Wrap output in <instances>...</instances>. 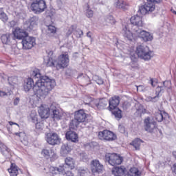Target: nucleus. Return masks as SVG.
Here are the masks:
<instances>
[{
	"instance_id": "nucleus-6",
	"label": "nucleus",
	"mask_w": 176,
	"mask_h": 176,
	"mask_svg": "<svg viewBox=\"0 0 176 176\" xmlns=\"http://www.w3.org/2000/svg\"><path fill=\"white\" fill-rule=\"evenodd\" d=\"M46 1L44 0H36L31 4V10L36 14H40L46 9Z\"/></svg>"
},
{
	"instance_id": "nucleus-47",
	"label": "nucleus",
	"mask_w": 176,
	"mask_h": 176,
	"mask_svg": "<svg viewBox=\"0 0 176 176\" xmlns=\"http://www.w3.org/2000/svg\"><path fill=\"white\" fill-rule=\"evenodd\" d=\"M15 135H16L17 137H19L21 142H23V141H25V133H23V132H20V133H16Z\"/></svg>"
},
{
	"instance_id": "nucleus-59",
	"label": "nucleus",
	"mask_w": 176,
	"mask_h": 176,
	"mask_svg": "<svg viewBox=\"0 0 176 176\" xmlns=\"http://www.w3.org/2000/svg\"><path fill=\"white\" fill-rule=\"evenodd\" d=\"M154 3H160L162 2V0H151Z\"/></svg>"
},
{
	"instance_id": "nucleus-21",
	"label": "nucleus",
	"mask_w": 176,
	"mask_h": 176,
	"mask_svg": "<svg viewBox=\"0 0 176 176\" xmlns=\"http://www.w3.org/2000/svg\"><path fill=\"white\" fill-rule=\"evenodd\" d=\"M163 93H164V87L158 86L157 87L155 91L156 96L154 97L149 96L148 98V100H149V101H151L152 102H157V101H159V96L163 94Z\"/></svg>"
},
{
	"instance_id": "nucleus-17",
	"label": "nucleus",
	"mask_w": 176,
	"mask_h": 176,
	"mask_svg": "<svg viewBox=\"0 0 176 176\" xmlns=\"http://www.w3.org/2000/svg\"><path fill=\"white\" fill-rule=\"evenodd\" d=\"M91 171L92 173H102V170L104 169V166L100 163L98 160H94L91 162Z\"/></svg>"
},
{
	"instance_id": "nucleus-39",
	"label": "nucleus",
	"mask_w": 176,
	"mask_h": 176,
	"mask_svg": "<svg viewBox=\"0 0 176 176\" xmlns=\"http://www.w3.org/2000/svg\"><path fill=\"white\" fill-rule=\"evenodd\" d=\"M8 81L10 86H14V85H17V82H19L17 77H9L8 78Z\"/></svg>"
},
{
	"instance_id": "nucleus-61",
	"label": "nucleus",
	"mask_w": 176,
	"mask_h": 176,
	"mask_svg": "<svg viewBox=\"0 0 176 176\" xmlns=\"http://www.w3.org/2000/svg\"><path fill=\"white\" fill-rule=\"evenodd\" d=\"M87 36L88 38H91V32H88L87 33Z\"/></svg>"
},
{
	"instance_id": "nucleus-53",
	"label": "nucleus",
	"mask_w": 176,
	"mask_h": 176,
	"mask_svg": "<svg viewBox=\"0 0 176 176\" xmlns=\"http://www.w3.org/2000/svg\"><path fill=\"white\" fill-rule=\"evenodd\" d=\"M74 25H72V26L69 28V30H68V31H67V35H68V36L71 35V34H72V32H74Z\"/></svg>"
},
{
	"instance_id": "nucleus-33",
	"label": "nucleus",
	"mask_w": 176,
	"mask_h": 176,
	"mask_svg": "<svg viewBox=\"0 0 176 176\" xmlns=\"http://www.w3.org/2000/svg\"><path fill=\"white\" fill-rule=\"evenodd\" d=\"M128 176H141V172L137 168H131L128 173Z\"/></svg>"
},
{
	"instance_id": "nucleus-8",
	"label": "nucleus",
	"mask_w": 176,
	"mask_h": 176,
	"mask_svg": "<svg viewBox=\"0 0 176 176\" xmlns=\"http://www.w3.org/2000/svg\"><path fill=\"white\" fill-rule=\"evenodd\" d=\"M155 9H156L155 3L151 0H147V2L144 6L140 7L138 12L140 14L144 16L146 13H152Z\"/></svg>"
},
{
	"instance_id": "nucleus-19",
	"label": "nucleus",
	"mask_w": 176,
	"mask_h": 176,
	"mask_svg": "<svg viewBox=\"0 0 176 176\" xmlns=\"http://www.w3.org/2000/svg\"><path fill=\"white\" fill-rule=\"evenodd\" d=\"M120 104V98L119 96H113L109 101V111H112L118 107Z\"/></svg>"
},
{
	"instance_id": "nucleus-25",
	"label": "nucleus",
	"mask_w": 176,
	"mask_h": 176,
	"mask_svg": "<svg viewBox=\"0 0 176 176\" xmlns=\"http://www.w3.org/2000/svg\"><path fill=\"white\" fill-rule=\"evenodd\" d=\"M71 151H72V146L69 144H63L60 148V155L61 156L65 157L70 153Z\"/></svg>"
},
{
	"instance_id": "nucleus-16",
	"label": "nucleus",
	"mask_w": 176,
	"mask_h": 176,
	"mask_svg": "<svg viewBox=\"0 0 176 176\" xmlns=\"http://www.w3.org/2000/svg\"><path fill=\"white\" fill-rule=\"evenodd\" d=\"M155 119L157 122H164L165 123H168V119H170V116L164 111L157 110L155 113Z\"/></svg>"
},
{
	"instance_id": "nucleus-36",
	"label": "nucleus",
	"mask_w": 176,
	"mask_h": 176,
	"mask_svg": "<svg viewBox=\"0 0 176 176\" xmlns=\"http://www.w3.org/2000/svg\"><path fill=\"white\" fill-rule=\"evenodd\" d=\"M78 174L79 176H87L89 175V169L85 168H80L78 170Z\"/></svg>"
},
{
	"instance_id": "nucleus-4",
	"label": "nucleus",
	"mask_w": 176,
	"mask_h": 176,
	"mask_svg": "<svg viewBox=\"0 0 176 176\" xmlns=\"http://www.w3.org/2000/svg\"><path fill=\"white\" fill-rule=\"evenodd\" d=\"M151 53L149 47L146 45H140L136 47V54H138V57L146 61L151 60L152 57Z\"/></svg>"
},
{
	"instance_id": "nucleus-45",
	"label": "nucleus",
	"mask_w": 176,
	"mask_h": 176,
	"mask_svg": "<svg viewBox=\"0 0 176 176\" xmlns=\"http://www.w3.org/2000/svg\"><path fill=\"white\" fill-rule=\"evenodd\" d=\"M108 105V101L105 100H102L99 102V103L97 104L98 108H105Z\"/></svg>"
},
{
	"instance_id": "nucleus-34",
	"label": "nucleus",
	"mask_w": 176,
	"mask_h": 176,
	"mask_svg": "<svg viewBox=\"0 0 176 176\" xmlns=\"http://www.w3.org/2000/svg\"><path fill=\"white\" fill-rule=\"evenodd\" d=\"M79 124H80V122L74 118L70 122L69 129H71L72 130H76V129H78V127L79 126Z\"/></svg>"
},
{
	"instance_id": "nucleus-38",
	"label": "nucleus",
	"mask_w": 176,
	"mask_h": 176,
	"mask_svg": "<svg viewBox=\"0 0 176 176\" xmlns=\"http://www.w3.org/2000/svg\"><path fill=\"white\" fill-rule=\"evenodd\" d=\"M0 19L6 23L8 21V15L3 12V8H0Z\"/></svg>"
},
{
	"instance_id": "nucleus-62",
	"label": "nucleus",
	"mask_w": 176,
	"mask_h": 176,
	"mask_svg": "<svg viewBox=\"0 0 176 176\" xmlns=\"http://www.w3.org/2000/svg\"><path fill=\"white\" fill-rule=\"evenodd\" d=\"M5 96V92L0 91V97H3Z\"/></svg>"
},
{
	"instance_id": "nucleus-64",
	"label": "nucleus",
	"mask_w": 176,
	"mask_h": 176,
	"mask_svg": "<svg viewBox=\"0 0 176 176\" xmlns=\"http://www.w3.org/2000/svg\"><path fill=\"white\" fill-rule=\"evenodd\" d=\"M81 76H83V74H81V75L78 76V78H80Z\"/></svg>"
},
{
	"instance_id": "nucleus-42",
	"label": "nucleus",
	"mask_w": 176,
	"mask_h": 176,
	"mask_svg": "<svg viewBox=\"0 0 176 176\" xmlns=\"http://www.w3.org/2000/svg\"><path fill=\"white\" fill-rule=\"evenodd\" d=\"M116 6L118 9H126V2L123 0H118Z\"/></svg>"
},
{
	"instance_id": "nucleus-24",
	"label": "nucleus",
	"mask_w": 176,
	"mask_h": 176,
	"mask_svg": "<svg viewBox=\"0 0 176 176\" xmlns=\"http://www.w3.org/2000/svg\"><path fill=\"white\" fill-rule=\"evenodd\" d=\"M50 173L53 175H57V174H64L65 173V166H60L58 168L51 166L50 168Z\"/></svg>"
},
{
	"instance_id": "nucleus-29",
	"label": "nucleus",
	"mask_w": 176,
	"mask_h": 176,
	"mask_svg": "<svg viewBox=\"0 0 176 176\" xmlns=\"http://www.w3.org/2000/svg\"><path fill=\"white\" fill-rule=\"evenodd\" d=\"M8 173L10 176H17L19 174V167L16 164H11L10 168H8Z\"/></svg>"
},
{
	"instance_id": "nucleus-5",
	"label": "nucleus",
	"mask_w": 176,
	"mask_h": 176,
	"mask_svg": "<svg viewBox=\"0 0 176 176\" xmlns=\"http://www.w3.org/2000/svg\"><path fill=\"white\" fill-rule=\"evenodd\" d=\"M69 64V56L68 53L65 52L64 54H60L58 60H56V68L58 69H63V68H67Z\"/></svg>"
},
{
	"instance_id": "nucleus-55",
	"label": "nucleus",
	"mask_w": 176,
	"mask_h": 176,
	"mask_svg": "<svg viewBox=\"0 0 176 176\" xmlns=\"http://www.w3.org/2000/svg\"><path fill=\"white\" fill-rule=\"evenodd\" d=\"M136 87L138 91H144V90H145V87L143 85L136 86Z\"/></svg>"
},
{
	"instance_id": "nucleus-48",
	"label": "nucleus",
	"mask_w": 176,
	"mask_h": 176,
	"mask_svg": "<svg viewBox=\"0 0 176 176\" xmlns=\"http://www.w3.org/2000/svg\"><path fill=\"white\" fill-rule=\"evenodd\" d=\"M131 66L132 68H138V63H137V58H135L134 60L131 62Z\"/></svg>"
},
{
	"instance_id": "nucleus-7",
	"label": "nucleus",
	"mask_w": 176,
	"mask_h": 176,
	"mask_svg": "<svg viewBox=\"0 0 176 176\" xmlns=\"http://www.w3.org/2000/svg\"><path fill=\"white\" fill-rule=\"evenodd\" d=\"M133 32L134 33L135 36H138V38H142L144 42H149V41H152V39H153L152 35H151V33L145 30H142L139 28H133Z\"/></svg>"
},
{
	"instance_id": "nucleus-13",
	"label": "nucleus",
	"mask_w": 176,
	"mask_h": 176,
	"mask_svg": "<svg viewBox=\"0 0 176 176\" xmlns=\"http://www.w3.org/2000/svg\"><path fill=\"white\" fill-rule=\"evenodd\" d=\"M22 45L23 49L29 50L32 49L35 46V38L26 36L22 40Z\"/></svg>"
},
{
	"instance_id": "nucleus-60",
	"label": "nucleus",
	"mask_w": 176,
	"mask_h": 176,
	"mask_svg": "<svg viewBox=\"0 0 176 176\" xmlns=\"http://www.w3.org/2000/svg\"><path fill=\"white\" fill-rule=\"evenodd\" d=\"M9 124H10V126H13V124H16V126H19V124L17 123L13 122L12 121L9 122Z\"/></svg>"
},
{
	"instance_id": "nucleus-43",
	"label": "nucleus",
	"mask_w": 176,
	"mask_h": 176,
	"mask_svg": "<svg viewBox=\"0 0 176 176\" xmlns=\"http://www.w3.org/2000/svg\"><path fill=\"white\" fill-rule=\"evenodd\" d=\"M30 118L33 123H37L38 122V115H36V112L32 111L30 113Z\"/></svg>"
},
{
	"instance_id": "nucleus-49",
	"label": "nucleus",
	"mask_w": 176,
	"mask_h": 176,
	"mask_svg": "<svg viewBox=\"0 0 176 176\" xmlns=\"http://www.w3.org/2000/svg\"><path fill=\"white\" fill-rule=\"evenodd\" d=\"M150 83L153 87H155L156 85H157V79H153L151 78L150 80Z\"/></svg>"
},
{
	"instance_id": "nucleus-31",
	"label": "nucleus",
	"mask_w": 176,
	"mask_h": 176,
	"mask_svg": "<svg viewBox=\"0 0 176 176\" xmlns=\"http://www.w3.org/2000/svg\"><path fill=\"white\" fill-rule=\"evenodd\" d=\"M111 113L117 120H120V119H122V110H120L119 108L113 109Z\"/></svg>"
},
{
	"instance_id": "nucleus-12",
	"label": "nucleus",
	"mask_w": 176,
	"mask_h": 176,
	"mask_svg": "<svg viewBox=\"0 0 176 176\" xmlns=\"http://www.w3.org/2000/svg\"><path fill=\"white\" fill-rule=\"evenodd\" d=\"M41 155L45 159H51L52 162L57 160L58 156L56 151L53 148H44L41 151Z\"/></svg>"
},
{
	"instance_id": "nucleus-28",
	"label": "nucleus",
	"mask_w": 176,
	"mask_h": 176,
	"mask_svg": "<svg viewBox=\"0 0 176 176\" xmlns=\"http://www.w3.org/2000/svg\"><path fill=\"white\" fill-rule=\"evenodd\" d=\"M44 65L56 67V60H53L52 56H46L44 58Z\"/></svg>"
},
{
	"instance_id": "nucleus-40",
	"label": "nucleus",
	"mask_w": 176,
	"mask_h": 176,
	"mask_svg": "<svg viewBox=\"0 0 176 176\" xmlns=\"http://www.w3.org/2000/svg\"><path fill=\"white\" fill-rule=\"evenodd\" d=\"M105 21L107 25L115 24L116 23L115 18H113V16H112L111 15L106 16Z\"/></svg>"
},
{
	"instance_id": "nucleus-58",
	"label": "nucleus",
	"mask_w": 176,
	"mask_h": 176,
	"mask_svg": "<svg viewBox=\"0 0 176 176\" xmlns=\"http://www.w3.org/2000/svg\"><path fill=\"white\" fill-rule=\"evenodd\" d=\"M20 102V98H16L14 100V105H18Z\"/></svg>"
},
{
	"instance_id": "nucleus-11",
	"label": "nucleus",
	"mask_w": 176,
	"mask_h": 176,
	"mask_svg": "<svg viewBox=\"0 0 176 176\" xmlns=\"http://www.w3.org/2000/svg\"><path fill=\"white\" fill-rule=\"evenodd\" d=\"M144 130L148 131V133H153V131L157 129V126L156 125V122H155V120L147 117L144 120Z\"/></svg>"
},
{
	"instance_id": "nucleus-9",
	"label": "nucleus",
	"mask_w": 176,
	"mask_h": 176,
	"mask_svg": "<svg viewBox=\"0 0 176 176\" xmlns=\"http://www.w3.org/2000/svg\"><path fill=\"white\" fill-rule=\"evenodd\" d=\"M100 140H104L105 141H115L117 136L113 132L108 130H104L98 133Z\"/></svg>"
},
{
	"instance_id": "nucleus-18",
	"label": "nucleus",
	"mask_w": 176,
	"mask_h": 176,
	"mask_svg": "<svg viewBox=\"0 0 176 176\" xmlns=\"http://www.w3.org/2000/svg\"><path fill=\"white\" fill-rule=\"evenodd\" d=\"M74 119L78 120L80 123H85L87 119V114L85 113V110L80 109L74 112Z\"/></svg>"
},
{
	"instance_id": "nucleus-32",
	"label": "nucleus",
	"mask_w": 176,
	"mask_h": 176,
	"mask_svg": "<svg viewBox=\"0 0 176 176\" xmlns=\"http://www.w3.org/2000/svg\"><path fill=\"white\" fill-rule=\"evenodd\" d=\"M2 43L9 45L10 43V34H3L1 37Z\"/></svg>"
},
{
	"instance_id": "nucleus-44",
	"label": "nucleus",
	"mask_w": 176,
	"mask_h": 176,
	"mask_svg": "<svg viewBox=\"0 0 176 176\" xmlns=\"http://www.w3.org/2000/svg\"><path fill=\"white\" fill-rule=\"evenodd\" d=\"M164 87L167 89V91H170L171 90V81L166 80L163 82Z\"/></svg>"
},
{
	"instance_id": "nucleus-37",
	"label": "nucleus",
	"mask_w": 176,
	"mask_h": 176,
	"mask_svg": "<svg viewBox=\"0 0 176 176\" xmlns=\"http://www.w3.org/2000/svg\"><path fill=\"white\" fill-rule=\"evenodd\" d=\"M56 27H54V25H50L48 26L47 30V33L48 35H54V34H56Z\"/></svg>"
},
{
	"instance_id": "nucleus-50",
	"label": "nucleus",
	"mask_w": 176,
	"mask_h": 176,
	"mask_svg": "<svg viewBox=\"0 0 176 176\" xmlns=\"http://www.w3.org/2000/svg\"><path fill=\"white\" fill-rule=\"evenodd\" d=\"M56 1L59 9H61L63 8V5H64V0H56Z\"/></svg>"
},
{
	"instance_id": "nucleus-2",
	"label": "nucleus",
	"mask_w": 176,
	"mask_h": 176,
	"mask_svg": "<svg viewBox=\"0 0 176 176\" xmlns=\"http://www.w3.org/2000/svg\"><path fill=\"white\" fill-rule=\"evenodd\" d=\"M104 161L110 166H119L123 162V157L116 153H107L104 155Z\"/></svg>"
},
{
	"instance_id": "nucleus-35",
	"label": "nucleus",
	"mask_w": 176,
	"mask_h": 176,
	"mask_svg": "<svg viewBox=\"0 0 176 176\" xmlns=\"http://www.w3.org/2000/svg\"><path fill=\"white\" fill-rule=\"evenodd\" d=\"M131 145H133L136 151H139L140 146H141V140L139 138L135 139L131 143Z\"/></svg>"
},
{
	"instance_id": "nucleus-41",
	"label": "nucleus",
	"mask_w": 176,
	"mask_h": 176,
	"mask_svg": "<svg viewBox=\"0 0 176 176\" xmlns=\"http://www.w3.org/2000/svg\"><path fill=\"white\" fill-rule=\"evenodd\" d=\"M0 151L4 156H7L8 153L10 152V149H9L6 145L3 144L0 148Z\"/></svg>"
},
{
	"instance_id": "nucleus-23",
	"label": "nucleus",
	"mask_w": 176,
	"mask_h": 176,
	"mask_svg": "<svg viewBox=\"0 0 176 176\" xmlns=\"http://www.w3.org/2000/svg\"><path fill=\"white\" fill-rule=\"evenodd\" d=\"M65 137L68 141H72V142H78V141H79V137L75 131H67L65 134Z\"/></svg>"
},
{
	"instance_id": "nucleus-20",
	"label": "nucleus",
	"mask_w": 176,
	"mask_h": 176,
	"mask_svg": "<svg viewBox=\"0 0 176 176\" xmlns=\"http://www.w3.org/2000/svg\"><path fill=\"white\" fill-rule=\"evenodd\" d=\"M13 35L16 39H24L25 36H28V33L20 28H16L13 32Z\"/></svg>"
},
{
	"instance_id": "nucleus-10",
	"label": "nucleus",
	"mask_w": 176,
	"mask_h": 176,
	"mask_svg": "<svg viewBox=\"0 0 176 176\" xmlns=\"http://www.w3.org/2000/svg\"><path fill=\"white\" fill-rule=\"evenodd\" d=\"M45 140L50 145H58L61 142V139L56 133H47Z\"/></svg>"
},
{
	"instance_id": "nucleus-46",
	"label": "nucleus",
	"mask_w": 176,
	"mask_h": 176,
	"mask_svg": "<svg viewBox=\"0 0 176 176\" xmlns=\"http://www.w3.org/2000/svg\"><path fill=\"white\" fill-rule=\"evenodd\" d=\"M87 8H88L87 10V17H89V19H90L93 17V14H94V12H93V10L89 9L90 6H89V4H87Z\"/></svg>"
},
{
	"instance_id": "nucleus-63",
	"label": "nucleus",
	"mask_w": 176,
	"mask_h": 176,
	"mask_svg": "<svg viewBox=\"0 0 176 176\" xmlns=\"http://www.w3.org/2000/svg\"><path fill=\"white\" fill-rule=\"evenodd\" d=\"M48 55L49 57H50V56H53V51H50Z\"/></svg>"
},
{
	"instance_id": "nucleus-3",
	"label": "nucleus",
	"mask_w": 176,
	"mask_h": 176,
	"mask_svg": "<svg viewBox=\"0 0 176 176\" xmlns=\"http://www.w3.org/2000/svg\"><path fill=\"white\" fill-rule=\"evenodd\" d=\"M51 116L54 120H61L65 118V113L62 111L56 104V102L52 103L50 105Z\"/></svg>"
},
{
	"instance_id": "nucleus-57",
	"label": "nucleus",
	"mask_w": 176,
	"mask_h": 176,
	"mask_svg": "<svg viewBox=\"0 0 176 176\" xmlns=\"http://www.w3.org/2000/svg\"><path fill=\"white\" fill-rule=\"evenodd\" d=\"M172 172H173V174H175V175L176 176V163H175V164L173 165Z\"/></svg>"
},
{
	"instance_id": "nucleus-14",
	"label": "nucleus",
	"mask_w": 176,
	"mask_h": 176,
	"mask_svg": "<svg viewBox=\"0 0 176 176\" xmlns=\"http://www.w3.org/2000/svg\"><path fill=\"white\" fill-rule=\"evenodd\" d=\"M38 112L41 119H47L51 113L50 106L49 107L46 104H42L38 108Z\"/></svg>"
},
{
	"instance_id": "nucleus-22",
	"label": "nucleus",
	"mask_w": 176,
	"mask_h": 176,
	"mask_svg": "<svg viewBox=\"0 0 176 176\" xmlns=\"http://www.w3.org/2000/svg\"><path fill=\"white\" fill-rule=\"evenodd\" d=\"M111 173L115 176H126L127 170L124 166L116 167L112 169Z\"/></svg>"
},
{
	"instance_id": "nucleus-15",
	"label": "nucleus",
	"mask_w": 176,
	"mask_h": 176,
	"mask_svg": "<svg viewBox=\"0 0 176 176\" xmlns=\"http://www.w3.org/2000/svg\"><path fill=\"white\" fill-rule=\"evenodd\" d=\"M131 23L132 24L133 28H140V27H144V22H142V16H140L138 14L133 15L130 19Z\"/></svg>"
},
{
	"instance_id": "nucleus-54",
	"label": "nucleus",
	"mask_w": 176,
	"mask_h": 176,
	"mask_svg": "<svg viewBox=\"0 0 176 176\" xmlns=\"http://www.w3.org/2000/svg\"><path fill=\"white\" fill-rule=\"evenodd\" d=\"M63 175L65 176H74V173H72V172L71 171H67L65 168V172L63 173Z\"/></svg>"
},
{
	"instance_id": "nucleus-52",
	"label": "nucleus",
	"mask_w": 176,
	"mask_h": 176,
	"mask_svg": "<svg viewBox=\"0 0 176 176\" xmlns=\"http://www.w3.org/2000/svg\"><path fill=\"white\" fill-rule=\"evenodd\" d=\"M96 82L98 85H104V80H102V78L100 77H98Z\"/></svg>"
},
{
	"instance_id": "nucleus-27",
	"label": "nucleus",
	"mask_w": 176,
	"mask_h": 176,
	"mask_svg": "<svg viewBox=\"0 0 176 176\" xmlns=\"http://www.w3.org/2000/svg\"><path fill=\"white\" fill-rule=\"evenodd\" d=\"M38 19L37 16H33L29 19V28L30 30H35L36 28H38Z\"/></svg>"
},
{
	"instance_id": "nucleus-1",
	"label": "nucleus",
	"mask_w": 176,
	"mask_h": 176,
	"mask_svg": "<svg viewBox=\"0 0 176 176\" xmlns=\"http://www.w3.org/2000/svg\"><path fill=\"white\" fill-rule=\"evenodd\" d=\"M32 76L34 79H38L36 83H34V80L31 78H28L24 81L23 90L25 92L30 91L33 89V91L37 97H46L56 86V80L50 79L47 76H41V73L38 70L33 71Z\"/></svg>"
},
{
	"instance_id": "nucleus-51",
	"label": "nucleus",
	"mask_w": 176,
	"mask_h": 176,
	"mask_svg": "<svg viewBox=\"0 0 176 176\" xmlns=\"http://www.w3.org/2000/svg\"><path fill=\"white\" fill-rule=\"evenodd\" d=\"M76 38H82L83 36V31L82 30H78L76 32Z\"/></svg>"
},
{
	"instance_id": "nucleus-56",
	"label": "nucleus",
	"mask_w": 176,
	"mask_h": 176,
	"mask_svg": "<svg viewBox=\"0 0 176 176\" xmlns=\"http://www.w3.org/2000/svg\"><path fill=\"white\" fill-rule=\"evenodd\" d=\"M36 129H43V124L41 122L36 123Z\"/></svg>"
},
{
	"instance_id": "nucleus-26",
	"label": "nucleus",
	"mask_w": 176,
	"mask_h": 176,
	"mask_svg": "<svg viewBox=\"0 0 176 176\" xmlns=\"http://www.w3.org/2000/svg\"><path fill=\"white\" fill-rule=\"evenodd\" d=\"M122 34L124 38H126L128 41H133L134 39V34L127 28V26H125L124 28L122 29Z\"/></svg>"
},
{
	"instance_id": "nucleus-30",
	"label": "nucleus",
	"mask_w": 176,
	"mask_h": 176,
	"mask_svg": "<svg viewBox=\"0 0 176 176\" xmlns=\"http://www.w3.org/2000/svg\"><path fill=\"white\" fill-rule=\"evenodd\" d=\"M65 163L70 170H74L75 168V161L74 160V158L67 157L65 160Z\"/></svg>"
}]
</instances>
